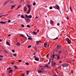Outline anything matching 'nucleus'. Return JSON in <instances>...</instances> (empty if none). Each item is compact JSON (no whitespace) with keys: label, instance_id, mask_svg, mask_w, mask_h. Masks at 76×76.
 Returning a JSON list of instances; mask_svg holds the SVG:
<instances>
[{"label":"nucleus","instance_id":"nucleus-1","mask_svg":"<svg viewBox=\"0 0 76 76\" xmlns=\"http://www.w3.org/2000/svg\"><path fill=\"white\" fill-rule=\"evenodd\" d=\"M65 39L66 41L67 42L68 44H71V41H70V39H69L68 38H66Z\"/></svg>","mask_w":76,"mask_h":76},{"label":"nucleus","instance_id":"nucleus-2","mask_svg":"<svg viewBox=\"0 0 76 76\" xmlns=\"http://www.w3.org/2000/svg\"><path fill=\"white\" fill-rule=\"evenodd\" d=\"M25 19L26 21V22H27L28 23H29V22H30V20H29L28 18H25Z\"/></svg>","mask_w":76,"mask_h":76},{"label":"nucleus","instance_id":"nucleus-3","mask_svg":"<svg viewBox=\"0 0 76 76\" xmlns=\"http://www.w3.org/2000/svg\"><path fill=\"white\" fill-rule=\"evenodd\" d=\"M55 7L56 8V9L60 10V7H59L58 5H55Z\"/></svg>","mask_w":76,"mask_h":76},{"label":"nucleus","instance_id":"nucleus-4","mask_svg":"<svg viewBox=\"0 0 76 76\" xmlns=\"http://www.w3.org/2000/svg\"><path fill=\"white\" fill-rule=\"evenodd\" d=\"M52 64L53 66H55L56 64V63H55L53 61L52 62Z\"/></svg>","mask_w":76,"mask_h":76},{"label":"nucleus","instance_id":"nucleus-5","mask_svg":"<svg viewBox=\"0 0 76 76\" xmlns=\"http://www.w3.org/2000/svg\"><path fill=\"white\" fill-rule=\"evenodd\" d=\"M69 66V64H63L62 65V66L63 67H67V66Z\"/></svg>","mask_w":76,"mask_h":76},{"label":"nucleus","instance_id":"nucleus-6","mask_svg":"<svg viewBox=\"0 0 76 76\" xmlns=\"http://www.w3.org/2000/svg\"><path fill=\"white\" fill-rule=\"evenodd\" d=\"M23 10L24 12H26L27 11V7H24L23 8Z\"/></svg>","mask_w":76,"mask_h":76},{"label":"nucleus","instance_id":"nucleus-7","mask_svg":"<svg viewBox=\"0 0 76 76\" xmlns=\"http://www.w3.org/2000/svg\"><path fill=\"white\" fill-rule=\"evenodd\" d=\"M10 1V0H8V1H6V2H5L4 3V6H5L6 5V4L8 2H9Z\"/></svg>","mask_w":76,"mask_h":76},{"label":"nucleus","instance_id":"nucleus-8","mask_svg":"<svg viewBox=\"0 0 76 76\" xmlns=\"http://www.w3.org/2000/svg\"><path fill=\"white\" fill-rule=\"evenodd\" d=\"M54 57H55V55L54 54V53H53V55H51V58L52 59L54 58Z\"/></svg>","mask_w":76,"mask_h":76},{"label":"nucleus","instance_id":"nucleus-9","mask_svg":"<svg viewBox=\"0 0 76 76\" xmlns=\"http://www.w3.org/2000/svg\"><path fill=\"white\" fill-rule=\"evenodd\" d=\"M41 41H38L36 42V43L37 45L39 44L40 43H41Z\"/></svg>","mask_w":76,"mask_h":76},{"label":"nucleus","instance_id":"nucleus-10","mask_svg":"<svg viewBox=\"0 0 76 76\" xmlns=\"http://www.w3.org/2000/svg\"><path fill=\"white\" fill-rule=\"evenodd\" d=\"M27 7L29 9H31V6L30 5H27Z\"/></svg>","mask_w":76,"mask_h":76},{"label":"nucleus","instance_id":"nucleus-11","mask_svg":"<svg viewBox=\"0 0 76 76\" xmlns=\"http://www.w3.org/2000/svg\"><path fill=\"white\" fill-rule=\"evenodd\" d=\"M6 23V22L5 21H4V22L1 21L0 22V23H2V24H5V23Z\"/></svg>","mask_w":76,"mask_h":76},{"label":"nucleus","instance_id":"nucleus-12","mask_svg":"<svg viewBox=\"0 0 76 76\" xmlns=\"http://www.w3.org/2000/svg\"><path fill=\"white\" fill-rule=\"evenodd\" d=\"M47 44L45 43L44 45V47H45V48H47Z\"/></svg>","mask_w":76,"mask_h":76},{"label":"nucleus","instance_id":"nucleus-13","mask_svg":"<svg viewBox=\"0 0 76 76\" xmlns=\"http://www.w3.org/2000/svg\"><path fill=\"white\" fill-rule=\"evenodd\" d=\"M6 44H7V45H9V46H10V45L9 43V42H8V41L7 42Z\"/></svg>","mask_w":76,"mask_h":76},{"label":"nucleus","instance_id":"nucleus-14","mask_svg":"<svg viewBox=\"0 0 76 76\" xmlns=\"http://www.w3.org/2000/svg\"><path fill=\"white\" fill-rule=\"evenodd\" d=\"M33 34H34V35H37V33L35 31H33Z\"/></svg>","mask_w":76,"mask_h":76},{"label":"nucleus","instance_id":"nucleus-15","mask_svg":"<svg viewBox=\"0 0 76 76\" xmlns=\"http://www.w3.org/2000/svg\"><path fill=\"white\" fill-rule=\"evenodd\" d=\"M45 67H47V68H48V69H50V67H49V66H48V65H45Z\"/></svg>","mask_w":76,"mask_h":76},{"label":"nucleus","instance_id":"nucleus-16","mask_svg":"<svg viewBox=\"0 0 76 76\" xmlns=\"http://www.w3.org/2000/svg\"><path fill=\"white\" fill-rule=\"evenodd\" d=\"M38 73H43V71H42L41 70H38Z\"/></svg>","mask_w":76,"mask_h":76},{"label":"nucleus","instance_id":"nucleus-17","mask_svg":"<svg viewBox=\"0 0 76 76\" xmlns=\"http://www.w3.org/2000/svg\"><path fill=\"white\" fill-rule=\"evenodd\" d=\"M16 45L17 46H20V43L19 42H18L17 43Z\"/></svg>","mask_w":76,"mask_h":76},{"label":"nucleus","instance_id":"nucleus-18","mask_svg":"<svg viewBox=\"0 0 76 76\" xmlns=\"http://www.w3.org/2000/svg\"><path fill=\"white\" fill-rule=\"evenodd\" d=\"M31 12V9H29L28 11V12H27V14H29V13Z\"/></svg>","mask_w":76,"mask_h":76},{"label":"nucleus","instance_id":"nucleus-19","mask_svg":"<svg viewBox=\"0 0 76 76\" xmlns=\"http://www.w3.org/2000/svg\"><path fill=\"white\" fill-rule=\"evenodd\" d=\"M53 22H53V21L52 20H50V24H51V25H52V24H53Z\"/></svg>","mask_w":76,"mask_h":76},{"label":"nucleus","instance_id":"nucleus-20","mask_svg":"<svg viewBox=\"0 0 76 76\" xmlns=\"http://www.w3.org/2000/svg\"><path fill=\"white\" fill-rule=\"evenodd\" d=\"M35 60H36V61H39V58H35Z\"/></svg>","mask_w":76,"mask_h":76},{"label":"nucleus","instance_id":"nucleus-21","mask_svg":"<svg viewBox=\"0 0 76 76\" xmlns=\"http://www.w3.org/2000/svg\"><path fill=\"white\" fill-rule=\"evenodd\" d=\"M39 69L40 70H41V69H42V66H40V65H39Z\"/></svg>","mask_w":76,"mask_h":76},{"label":"nucleus","instance_id":"nucleus-22","mask_svg":"<svg viewBox=\"0 0 76 76\" xmlns=\"http://www.w3.org/2000/svg\"><path fill=\"white\" fill-rule=\"evenodd\" d=\"M12 72H13V70H10V73H12Z\"/></svg>","mask_w":76,"mask_h":76},{"label":"nucleus","instance_id":"nucleus-23","mask_svg":"<svg viewBox=\"0 0 76 76\" xmlns=\"http://www.w3.org/2000/svg\"><path fill=\"white\" fill-rule=\"evenodd\" d=\"M15 5H12V6L11 9H13V8H14V7H15Z\"/></svg>","mask_w":76,"mask_h":76},{"label":"nucleus","instance_id":"nucleus-24","mask_svg":"<svg viewBox=\"0 0 76 76\" xmlns=\"http://www.w3.org/2000/svg\"><path fill=\"white\" fill-rule=\"evenodd\" d=\"M41 69L42 70V71L43 72H44V68H42Z\"/></svg>","mask_w":76,"mask_h":76},{"label":"nucleus","instance_id":"nucleus-25","mask_svg":"<svg viewBox=\"0 0 76 76\" xmlns=\"http://www.w3.org/2000/svg\"><path fill=\"white\" fill-rule=\"evenodd\" d=\"M20 37H24V36H23V35H22V34H20Z\"/></svg>","mask_w":76,"mask_h":76},{"label":"nucleus","instance_id":"nucleus-26","mask_svg":"<svg viewBox=\"0 0 76 76\" xmlns=\"http://www.w3.org/2000/svg\"><path fill=\"white\" fill-rule=\"evenodd\" d=\"M21 18H23H23H24V16H23V15H21L20 16Z\"/></svg>","mask_w":76,"mask_h":76},{"label":"nucleus","instance_id":"nucleus-27","mask_svg":"<svg viewBox=\"0 0 76 76\" xmlns=\"http://www.w3.org/2000/svg\"><path fill=\"white\" fill-rule=\"evenodd\" d=\"M32 16H31V15H29L28 16V18H32Z\"/></svg>","mask_w":76,"mask_h":76},{"label":"nucleus","instance_id":"nucleus-28","mask_svg":"<svg viewBox=\"0 0 76 76\" xmlns=\"http://www.w3.org/2000/svg\"><path fill=\"white\" fill-rule=\"evenodd\" d=\"M28 39H29V40H32V38L29 37L28 38Z\"/></svg>","mask_w":76,"mask_h":76},{"label":"nucleus","instance_id":"nucleus-29","mask_svg":"<svg viewBox=\"0 0 76 76\" xmlns=\"http://www.w3.org/2000/svg\"><path fill=\"white\" fill-rule=\"evenodd\" d=\"M50 62H51V58L49 59V62L48 63V64H50Z\"/></svg>","mask_w":76,"mask_h":76},{"label":"nucleus","instance_id":"nucleus-30","mask_svg":"<svg viewBox=\"0 0 76 76\" xmlns=\"http://www.w3.org/2000/svg\"><path fill=\"white\" fill-rule=\"evenodd\" d=\"M21 26L22 27H23V28H24V27H25V26L23 24H21Z\"/></svg>","mask_w":76,"mask_h":76},{"label":"nucleus","instance_id":"nucleus-31","mask_svg":"<svg viewBox=\"0 0 76 76\" xmlns=\"http://www.w3.org/2000/svg\"><path fill=\"white\" fill-rule=\"evenodd\" d=\"M58 39V37H57L56 38L53 39V40H56V39Z\"/></svg>","mask_w":76,"mask_h":76},{"label":"nucleus","instance_id":"nucleus-32","mask_svg":"<svg viewBox=\"0 0 76 76\" xmlns=\"http://www.w3.org/2000/svg\"><path fill=\"white\" fill-rule=\"evenodd\" d=\"M57 59H58V60H59V59H60V56H57Z\"/></svg>","mask_w":76,"mask_h":76},{"label":"nucleus","instance_id":"nucleus-33","mask_svg":"<svg viewBox=\"0 0 76 76\" xmlns=\"http://www.w3.org/2000/svg\"><path fill=\"white\" fill-rule=\"evenodd\" d=\"M21 6V5H20L18 6V9H19L20 7Z\"/></svg>","mask_w":76,"mask_h":76},{"label":"nucleus","instance_id":"nucleus-34","mask_svg":"<svg viewBox=\"0 0 76 76\" xmlns=\"http://www.w3.org/2000/svg\"><path fill=\"white\" fill-rule=\"evenodd\" d=\"M14 56H15V57H16V56H17V54L16 53H14Z\"/></svg>","mask_w":76,"mask_h":76},{"label":"nucleus","instance_id":"nucleus-35","mask_svg":"<svg viewBox=\"0 0 76 76\" xmlns=\"http://www.w3.org/2000/svg\"><path fill=\"white\" fill-rule=\"evenodd\" d=\"M33 6H35V5H36V3H35V2H34L33 3Z\"/></svg>","mask_w":76,"mask_h":76},{"label":"nucleus","instance_id":"nucleus-36","mask_svg":"<svg viewBox=\"0 0 76 76\" xmlns=\"http://www.w3.org/2000/svg\"><path fill=\"white\" fill-rule=\"evenodd\" d=\"M61 52L62 51L61 50L59 51L58 52L59 54H61Z\"/></svg>","mask_w":76,"mask_h":76},{"label":"nucleus","instance_id":"nucleus-37","mask_svg":"<svg viewBox=\"0 0 76 76\" xmlns=\"http://www.w3.org/2000/svg\"><path fill=\"white\" fill-rule=\"evenodd\" d=\"M27 28H31V26L29 25H27Z\"/></svg>","mask_w":76,"mask_h":76},{"label":"nucleus","instance_id":"nucleus-38","mask_svg":"<svg viewBox=\"0 0 76 76\" xmlns=\"http://www.w3.org/2000/svg\"><path fill=\"white\" fill-rule=\"evenodd\" d=\"M57 48H60V46L58 45L57 46Z\"/></svg>","mask_w":76,"mask_h":76},{"label":"nucleus","instance_id":"nucleus-39","mask_svg":"<svg viewBox=\"0 0 76 76\" xmlns=\"http://www.w3.org/2000/svg\"><path fill=\"white\" fill-rule=\"evenodd\" d=\"M14 67H15V69H18V67H17V66H14Z\"/></svg>","mask_w":76,"mask_h":76},{"label":"nucleus","instance_id":"nucleus-40","mask_svg":"<svg viewBox=\"0 0 76 76\" xmlns=\"http://www.w3.org/2000/svg\"><path fill=\"white\" fill-rule=\"evenodd\" d=\"M69 9L71 12H72V7H70L69 8Z\"/></svg>","mask_w":76,"mask_h":76},{"label":"nucleus","instance_id":"nucleus-41","mask_svg":"<svg viewBox=\"0 0 76 76\" xmlns=\"http://www.w3.org/2000/svg\"><path fill=\"white\" fill-rule=\"evenodd\" d=\"M26 34L27 35L28 37H31V36L28 35V34H27V33H26Z\"/></svg>","mask_w":76,"mask_h":76},{"label":"nucleus","instance_id":"nucleus-42","mask_svg":"<svg viewBox=\"0 0 76 76\" xmlns=\"http://www.w3.org/2000/svg\"><path fill=\"white\" fill-rule=\"evenodd\" d=\"M31 45H29L28 46V48H31Z\"/></svg>","mask_w":76,"mask_h":76},{"label":"nucleus","instance_id":"nucleus-43","mask_svg":"<svg viewBox=\"0 0 76 76\" xmlns=\"http://www.w3.org/2000/svg\"><path fill=\"white\" fill-rule=\"evenodd\" d=\"M25 16H26V18H28V15H25Z\"/></svg>","mask_w":76,"mask_h":76},{"label":"nucleus","instance_id":"nucleus-44","mask_svg":"<svg viewBox=\"0 0 76 76\" xmlns=\"http://www.w3.org/2000/svg\"><path fill=\"white\" fill-rule=\"evenodd\" d=\"M49 9H53V7H50L49 8Z\"/></svg>","mask_w":76,"mask_h":76},{"label":"nucleus","instance_id":"nucleus-45","mask_svg":"<svg viewBox=\"0 0 76 76\" xmlns=\"http://www.w3.org/2000/svg\"><path fill=\"white\" fill-rule=\"evenodd\" d=\"M18 61L19 62H21L22 61V60H18Z\"/></svg>","mask_w":76,"mask_h":76},{"label":"nucleus","instance_id":"nucleus-46","mask_svg":"<svg viewBox=\"0 0 76 76\" xmlns=\"http://www.w3.org/2000/svg\"><path fill=\"white\" fill-rule=\"evenodd\" d=\"M11 69V68H10V67H9V68L7 69L9 70H10V69Z\"/></svg>","mask_w":76,"mask_h":76},{"label":"nucleus","instance_id":"nucleus-47","mask_svg":"<svg viewBox=\"0 0 76 76\" xmlns=\"http://www.w3.org/2000/svg\"><path fill=\"white\" fill-rule=\"evenodd\" d=\"M12 52H13V53H14L15 52V50H12Z\"/></svg>","mask_w":76,"mask_h":76},{"label":"nucleus","instance_id":"nucleus-48","mask_svg":"<svg viewBox=\"0 0 76 76\" xmlns=\"http://www.w3.org/2000/svg\"><path fill=\"white\" fill-rule=\"evenodd\" d=\"M29 71H26L27 75H28V73H29Z\"/></svg>","mask_w":76,"mask_h":76},{"label":"nucleus","instance_id":"nucleus-49","mask_svg":"<svg viewBox=\"0 0 76 76\" xmlns=\"http://www.w3.org/2000/svg\"><path fill=\"white\" fill-rule=\"evenodd\" d=\"M24 38H25L26 40H27V38H26V37H24Z\"/></svg>","mask_w":76,"mask_h":76},{"label":"nucleus","instance_id":"nucleus-50","mask_svg":"<svg viewBox=\"0 0 76 76\" xmlns=\"http://www.w3.org/2000/svg\"><path fill=\"white\" fill-rule=\"evenodd\" d=\"M72 61H73V62H75V59H73L72 60Z\"/></svg>","mask_w":76,"mask_h":76},{"label":"nucleus","instance_id":"nucleus-51","mask_svg":"<svg viewBox=\"0 0 76 76\" xmlns=\"http://www.w3.org/2000/svg\"><path fill=\"white\" fill-rule=\"evenodd\" d=\"M26 65H29V63H26Z\"/></svg>","mask_w":76,"mask_h":76},{"label":"nucleus","instance_id":"nucleus-52","mask_svg":"<svg viewBox=\"0 0 76 76\" xmlns=\"http://www.w3.org/2000/svg\"><path fill=\"white\" fill-rule=\"evenodd\" d=\"M57 25L58 26H59L60 25V23H58L57 24Z\"/></svg>","mask_w":76,"mask_h":76},{"label":"nucleus","instance_id":"nucleus-53","mask_svg":"<svg viewBox=\"0 0 76 76\" xmlns=\"http://www.w3.org/2000/svg\"><path fill=\"white\" fill-rule=\"evenodd\" d=\"M4 52H5V53H7V50H4Z\"/></svg>","mask_w":76,"mask_h":76},{"label":"nucleus","instance_id":"nucleus-54","mask_svg":"<svg viewBox=\"0 0 76 76\" xmlns=\"http://www.w3.org/2000/svg\"><path fill=\"white\" fill-rule=\"evenodd\" d=\"M11 22V20H9L8 21V23H10V22Z\"/></svg>","mask_w":76,"mask_h":76},{"label":"nucleus","instance_id":"nucleus-55","mask_svg":"<svg viewBox=\"0 0 76 76\" xmlns=\"http://www.w3.org/2000/svg\"><path fill=\"white\" fill-rule=\"evenodd\" d=\"M10 3H14V1H11L10 2Z\"/></svg>","mask_w":76,"mask_h":76},{"label":"nucleus","instance_id":"nucleus-56","mask_svg":"<svg viewBox=\"0 0 76 76\" xmlns=\"http://www.w3.org/2000/svg\"><path fill=\"white\" fill-rule=\"evenodd\" d=\"M21 76H24L25 75H24V74H22V75H21Z\"/></svg>","mask_w":76,"mask_h":76},{"label":"nucleus","instance_id":"nucleus-57","mask_svg":"<svg viewBox=\"0 0 76 76\" xmlns=\"http://www.w3.org/2000/svg\"><path fill=\"white\" fill-rule=\"evenodd\" d=\"M8 15V14H7V15H5V16H4L5 17H7V16Z\"/></svg>","mask_w":76,"mask_h":76},{"label":"nucleus","instance_id":"nucleus-58","mask_svg":"<svg viewBox=\"0 0 76 76\" xmlns=\"http://www.w3.org/2000/svg\"><path fill=\"white\" fill-rule=\"evenodd\" d=\"M49 54H48V55H47V57H49Z\"/></svg>","mask_w":76,"mask_h":76},{"label":"nucleus","instance_id":"nucleus-59","mask_svg":"<svg viewBox=\"0 0 76 76\" xmlns=\"http://www.w3.org/2000/svg\"><path fill=\"white\" fill-rule=\"evenodd\" d=\"M39 30H37V32H38V33H39Z\"/></svg>","mask_w":76,"mask_h":76},{"label":"nucleus","instance_id":"nucleus-60","mask_svg":"<svg viewBox=\"0 0 76 76\" xmlns=\"http://www.w3.org/2000/svg\"><path fill=\"white\" fill-rule=\"evenodd\" d=\"M20 16V14H19L18 15V17H19V16Z\"/></svg>","mask_w":76,"mask_h":76},{"label":"nucleus","instance_id":"nucleus-61","mask_svg":"<svg viewBox=\"0 0 76 76\" xmlns=\"http://www.w3.org/2000/svg\"><path fill=\"white\" fill-rule=\"evenodd\" d=\"M67 20H68V19H69V17H67Z\"/></svg>","mask_w":76,"mask_h":76},{"label":"nucleus","instance_id":"nucleus-62","mask_svg":"<svg viewBox=\"0 0 76 76\" xmlns=\"http://www.w3.org/2000/svg\"><path fill=\"white\" fill-rule=\"evenodd\" d=\"M0 61H2V59L0 58Z\"/></svg>","mask_w":76,"mask_h":76},{"label":"nucleus","instance_id":"nucleus-63","mask_svg":"<svg viewBox=\"0 0 76 76\" xmlns=\"http://www.w3.org/2000/svg\"><path fill=\"white\" fill-rule=\"evenodd\" d=\"M49 46H50V45L48 44V47H49Z\"/></svg>","mask_w":76,"mask_h":76},{"label":"nucleus","instance_id":"nucleus-64","mask_svg":"<svg viewBox=\"0 0 76 76\" xmlns=\"http://www.w3.org/2000/svg\"><path fill=\"white\" fill-rule=\"evenodd\" d=\"M12 64L13 65L14 64V63L12 62Z\"/></svg>","mask_w":76,"mask_h":76}]
</instances>
